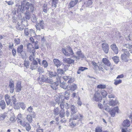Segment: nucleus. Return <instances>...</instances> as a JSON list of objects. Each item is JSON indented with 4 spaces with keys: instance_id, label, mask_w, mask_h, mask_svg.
I'll use <instances>...</instances> for the list:
<instances>
[{
    "instance_id": "nucleus-1",
    "label": "nucleus",
    "mask_w": 132,
    "mask_h": 132,
    "mask_svg": "<svg viewBox=\"0 0 132 132\" xmlns=\"http://www.w3.org/2000/svg\"><path fill=\"white\" fill-rule=\"evenodd\" d=\"M64 99L63 97H59L57 96L55 97V101L58 104H60V106L62 109L64 107L66 109H68L69 107V105L67 103L64 102Z\"/></svg>"
},
{
    "instance_id": "nucleus-2",
    "label": "nucleus",
    "mask_w": 132,
    "mask_h": 132,
    "mask_svg": "<svg viewBox=\"0 0 132 132\" xmlns=\"http://www.w3.org/2000/svg\"><path fill=\"white\" fill-rule=\"evenodd\" d=\"M121 59L122 62H128L129 60V57L130 54L127 49H122L121 50Z\"/></svg>"
},
{
    "instance_id": "nucleus-3",
    "label": "nucleus",
    "mask_w": 132,
    "mask_h": 132,
    "mask_svg": "<svg viewBox=\"0 0 132 132\" xmlns=\"http://www.w3.org/2000/svg\"><path fill=\"white\" fill-rule=\"evenodd\" d=\"M5 99L7 105H9L12 106V102H13V104H15V103L16 102V100L15 97V95H14L11 97V99L10 97L8 94H6L5 96Z\"/></svg>"
},
{
    "instance_id": "nucleus-4",
    "label": "nucleus",
    "mask_w": 132,
    "mask_h": 132,
    "mask_svg": "<svg viewBox=\"0 0 132 132\" xmlns=\"http://www.w3.org/2000/svg\"><path fill=\"white\" fill-rule=\"evenodd\" d=\"M62 53L66 56H69L74 54L71 48L69 46H67L66 49L62 48Z\"/></svg>"
},
{
    "instance_id": "nucleus-5",
    "label": "nucleus",
    "mask_w": 132,
    "mask_h": 132,
    "mask_svg": "<svg viewBox=\"0 0 132 132\" xmlns=\"http://www.w3.org/2000/svg\"><path fill=\"white\" fill-rule=\"evenodd\" d=\"M92 99L93 100L97 102L101 100L102 98L101 96L100 93L98 92H96L93 95Z\"/></svg>"
},
{
    "instance_id": "nucleus-6",
    "label": "nucleus",
    "mask_w": 132,
    "mask_h": 132,
    "mask_svg": "<svg viewBox=\"0 0 132 132\" xmlns=\"http://www.w3.org/2000/svg\"><path fill=\"white\" fill-rule=\"evenodd\" d=\"M56 82L52 83L51 85V87L54 90H56L57 88V86L59 83L61 82L60 78L59 77L57 76L56 78Z\"/></svg>"
},
{
    "instance_id": "nucleus-7",
    "label": "nucleus",
    "mask_w": 132,
    "mask_h": 132,
    "mask_svg": "<svg viewBox=\"0 0 132 132\" xmlns=\"http://www.w3.org/2000/svg\"><path fill=\"white\" fill-rule=\"evenodd\" d=\"M77 56L73 55V57L75 58L76 60H78L81 58H84V54L81 52V51H78L76 53Z\"/></svg>"
},
{
    "instance_id": "nucleus-8",
    "label": "nucleus",
    "mask_w": 132,
    "mask_h": 132,
    "mask_svg": "<svg viewBox=\"0 0 132 132\" xmlns=\"http://www.w3.org/2000/svg\"><path fill=\"white\" fill-rule=\"evenodd\" d=\"M44 23L43 21V20H41L40 21L39 23L36 24V27L37 30L40 31V28L43 29L44 27Z\"/></svg>"
},
{
    "instance_id": "nucleus-9",
    "label": "nucleus",
    "mask_w": 132,
    "mask_h": 132,
    "mask_svg": "<svg viewBox=\"0 0 132 132\" xmlns=\"http://www.w3.org/2000/svg\"><path fill=\"white\" fill-rule=\"evenodd\" d=\"M39 80L42 82H47L49 83H51L52 82V80L50 81L49 80V78L46 77L45 75H41L39 77Z\"/></svg>"
},
{
    "instance_id": "nucleus-10",
    "label": "nucleus",
    "mask_w": 132,
    "mask_h": 132,
    "mask_svg": "<svg viewBox=\"0 0 132 132\" xmlns=\"http://www.w3.org/2000/svg\"><path fill=\"white\" fill-rule=\"evenodd\" d=\"M27 51L29 52H35V49L33 45L30 43H28L27 45Z\"/></svg>"
},
{
    "instance_id": "nucleus-11",
    "label": "nucleus",
    "mask_w": 132,
    "mask_h": 132,
    "mask_svg": "<svg viewBox=\"0 0 132 132\" xmlns=\"http://www.w3.org/2000/svg\"><path fill=\"white\" fill-rule=\"evenodd\" d=\"M102 48L104 52L106 54L108 53L109 51L108 45L106 43H103L102 45Z\"/></svg>"
},
{
    "instance_id": "nucleus-12",
    "label": "nucleus",
    "mask_w": 132,
    "mask_h": 132,
    "mask_svg": "<svg viewBox=\"0 0 132 132\" xmlns=\"http://www.w3.org/2000/svg\"><path fill=\"white\" fill-rule=\"evenodd\" d=\"M30 66L31 69L32 70L36 69L38 66L37 62L36 60L33 61L31 63Z\"/></svg>"
},
{
    "instance_id": "nucleus-13",
    "label": "nucleus",
    "mask_w": 132,
    "mask_h": 132,
    "mask_svg": "<svg viewBox=\"0 0 132 132\" xmlns=\"http://www.w3.org/2000/svg\"><path fill=\"white\" fill-rule=\"evenodd\" d=\"M9 86L10 89V92L11 93H13L14 89V82L13 81H10Z\"/></svg>"
},
{
    "instance_id": "nucleus-14",
    "label": "nucleus",
    "mask_w": 132,
    "mask_h": 132,
    "mask_svg": "<svg viewBox=\"0 0 132 132\" xmlns=\"http://www.w3.org/2000/svg\"><path fill=\"white\" fill-rule=\"evenodd\" d=\"M63 61L64 62L67 63L69 64H71L72 63L73 64L74 61V60L71 59L70 58L65 57L63 59Z\"/></svg>"
},
{
    "instance_id": "nucleus-15",
    "label": "nucleus",
    "mask_w": 132,
    "mask_h": 132,
    "mask_svg": "<svg viewBox=\"0 0 132 132\" xmlns=\"http://www.w3.org/2000/svg\"><path fill=\"white\" fill-rule=\"evenodd\" d=\"M118 110L119 109L118 107H115L114 109L111 110L110 112L111 116L112 117H114L115 115L116 112H118Z\"/></svg>"
},
{
    "instance_id": "nucleus-16",
    "label": "nucleus",
    "mask_w": 132,
    "mask_h": 132,
    "mask_svg": "<svg viewBox=\"0 0 132 132\" xmlns=\"http://www.w3.org/2000/svg\"><path fill=\"white\" fill-rule=\"evenodd\" d=\"M103 62L107 66H110L111 63L106 58H103L102 59Z\"/></svg>"
},
{
    "instance_id": "nucleus-17",
    "label": "nucleus",
    "mask_w": 132,
    "mask_h": 132,
    "mask_svg": "<svg viewBox=\"0 0 132 132\" xmlns=\"http://www.w3.org/2000/svg\"><path fill=\"white\" fill-rule=\"evenodd\" d=\"M78 2L77 0H72L69 4V7H72L76 4Z\"/></svg>"
},
{
    "instance_id": "nucleus-18",
    "label": "nucleus",
    "mask_w": 132,
    "mask_h": 132,
    "mask_svg": "<svg viewBox=\"0 0 132 132\" xmlns=\"http://www.w3.org/2000/svg\"><path fill=\"white\" fill-rule=\"evenodd\" d=\"M111 47L115 54H117L118 53V49L115 44L111 45Z\"/></svg>"
},
{
    "instance_id": "nucleus-19",
    "label": "nucleus",
    "mask_w": 132,
    "mask_h": 132,
    "mask_svg": "<svg viewBox=\"0 0 132 132\" xmlns=\"http://www.w3.org/2000/svg\"><path fill=\"white\" fill-rule=\"evenodd\" d=\"M83 117V116L81 115L79 113L77 114H75L73 116V120H77L78 119H81Z\"/></svg>"
},
{
    "instance_id": "nucleus-20",
    "label": "nucleus",
    "mask_w": 132,
    "mask_h": 132,
    "mask_svg": "<svg viewBox=\"0 0 132 132\" xmlns=\"http://www.w3.org/2000/svg\"><path fill=\"white\" fill-rule=\"evenodd\" d=\"M124 127H129L130 125V122L128 120L126 119L124 120L122 123Z\"/></svg>"
},
{
    "instance_id": "nucleus-21",
    "label": "nucleus",
    "mask_w": 132,
    "mask_h": 132,
    "mask_svg": "<svg viewBox=\"0 0 132 132\" xmlns=\"http://www.w3.org/2000/svg\"><path fill=\"white\" fill-rule=\"evenodd\" d=\"M72 114H74L77 112V108L73 105H71L70 107Z\"/></svg>"
},
{
    "instance_id": "nucleus-22",
    "label": "nucleus",
    "mask_w": 132,
    "mask_h": 132,
    "mask_svg": "<svg viewBox=\"0 0 132 132\" xmlns=\"http://www.w3.org/2000/svg\"><path fill=\"white\" fill-rule=\"evenodd\" d=\"M21 87L20 83V82H17L15 88L16 92H19L21 90Z\"/></svg>"
},
{
    "instance_id": "nucleus-23",
    "label": "nucleus",
    "mask_w": 132,
    "mask_h": 132,
    "mask_svg": "<svg viewBox=\"0 0 132 132\" xmlns=\"http://www.w3.org/2000/svg\"><path fill=\"white\" fill-rule=\"evenodd\" d=\"M53 61L55 65L57 67H59L61 65V62L58 59H54L53 60Z\"/></svg>"
},
{
    "instance_id": "nucleus-24",
    "label": "nucleus",
    "mask_w": 132,
    "mask_h": 132,
    "mask_svg": "<svg viewBox=\"0 0 132 132\" xmlns=\"http://www.w3.org/2000/svg\"><path fill=\"white\" fill-rule=\"evenodd\" d=\"M0 106L1 108L3 110L5 108L6 104L4 100H2L0 101Z\"/></svg>"
},
{
    "instance_id": "nucleus-25",
    "label": "nucleus",
    "mask_w": 132,
    "mask_h": 132,
    "mask_svg": "<svg viewBox=\"0 0 132 132\" xmlns=\"http://www.w3.org/2000/svg\"><path fill=\"white\" fill-rule=\"evenodd\" d=\"M69 89H70L71 90L73 91H74L75 90H76L77 88V85L75 84H72V85H71V87L69 86Z\"/></svg>"
},
{
    "instance_id": "nucleus-26",
    "label": "nucleus",
    "mask_w": 132,
    "mask_h": 132,
    "mask_svg": "<svg viewBox=\"0 0 132 132\" xmlns=\"http://www.w3.org/2000/svg\"><path fill=\"white\" fill-rule=\"evenodd\" d=\"M124 46L128 48L129 51L131 53H132V45H130L129 44H125Z\"/></svg>"
},
{
    "instance_id": "nucleus-27",
    "label": "nucleus",
    "mask_w": 132,
    "mask_h": 132,
    "mask_svg": "<svg viewBox=\"0 0 132 132\" xmlns=\"http://www.w3.org/2000/svg\"><path fill=\"white\" fill-rule=\"evenodd\" d=\"M60 86L64 89H68L69 85H67L66 83L65 82H62L60 84Z\"/></svg>"
},
{
    "instance_id": "nucleus-28",
    "label": "nucleus",
    "mask_w": 132,
    "mask_h": 132,
    "mask_svg": "<svg viewBox=\"0 0 132 132\" xmlns=\"http://www.w3.org/2000/svg\"><path fill=\"white\" fill-rule=\"evenodd\" d=\"M23 46L22 45H21L19 46L17 50V52L18 53H21L23 51Z\"/></svg>"
},
{
    "instance_id": "nucleus-29",
    "label": "nucleus",
    "mask_w": 132,
    "mask_h": 132,
    "mask_svg": "<svg viewBox=\"0 0 132 132\" xmlns=\"http://www.w3.org/2000/svg\"><path fill=\"white\" fill-rule=\"evenodd\" d=\"M24 6L22 4L21 5H19L18 7V11H21L23 12L24 11Z\"/></svg>"
},
{
    "instance_id": "nucleus-30",
    "label": "nucleus",
    "mask_w": 132,
    "mask_h": 132,
    "mask_svg": "<svg viewBox=\"0 0 132 132\" xmlns=\"http://www.w3.org/2000/svg\"><path fill=\"white\" fill-rule=\"evenodd\" d=\"M118 103V102L117 100H111L109 102V104L111 105L114 106L117 104Z\"/></svg>"
},
{
    "instance_id": "nucleus-31",
    "label": "nucleus",
    "mask_w": 132,
    "mask_h": 132,
    "mask_svg": "<svg viewBox=\"0 0 132 132\" xmlns=\"http://www.w3.org/2000/svg\"><path fill=\"white\" fill-rule=\"evenodd\" d=\"M106 86L104 84H100L99 85L97 86V88L99 89H104L106 88Z\"/></svg>"
},
{
    "instance_id": "nucleus-32",
    "label": "nucleus",
    "mask_w": 132,
    "mask_h": 132,
    "mask_svg": "<svg viewBox=\"0 0 132 132\" xmlns=\"http://www.w3.org/2000/svg\"><path fill=\"white\" fill-rule=\"evenodd\" d=\"M6 114L5 113L0 114V121L3 120L6 117Z\"/></svg>"
},
{
    "instance_id": "nucleus-33",
    "label": "nucleus",
    "mask_w": 132,
    "mask_h": 132,
    "mask_svg": "<svg viewBox=\"0 0 132 132\" xmlns=\"http://www.w3.org/2000/svg\"><path fill=\"white\" fill-rule=\"evenodd\" d=\"M49 76L50 77H55L57 76L56 73L55 72L48 71Z\"/></svg>"
},
{
    "instance_id": "nucleus-34",
    "label": "nucleus",
    "mask_w": 132,
    "mask_h": 132,
    "mask_svg": "<svg viewBox=\"0 0 132 132\" xmlns=\"http://www.w3.org/2000/svg\"><path fill=\"white\" fill-rule=\"evenodd\" d=\"M35 52H32L30 53L29 57V59L31 61L35 60H34L35 57Z\"/></svg>"
},
{
    "instance_id": "nucleus-35",
    "label": "nucleus",
    "mask_w": 132,
    "mask_h": 132,
    "mask_svg": "<svg viewBox=\"0 0 132 132\" xmlns=\"http://www.w3.org/2000/svg\"><path fill=\"white\" fill-rule=\"evenodd\" d=\"M122 80L121 79H115L114 80V84L117 85L122 82Z\"/></svg>"
},
{
    "instance_id": "nucleus-36",
    "label": "nucleus",
    "mask_w": 132,
    "mask_h": 132,
    "mask_svg": "<svg viewBox=\"0 0 132 132\" xmlns=\"http://www.w3.org/2000/svg\"><path fill=\"white\" fill-rule=\"evenodd\" d=\"M31 17L30 13L28 11H27L26 13V18L27 19L29 20Z\"/></svg>"
},
{
    "instance_id": "nucleus-37",
    "label": "nucleus",
    "mask_w": 132,
    "mask_h": 132,
    "mask_svg": "<svg viewBox=\"0 0 132 132\" xmlns=\"http://www.w3.org/2000/svg\"><path fill=\"white\" fill-rule=\"evenodd\" d=\"M42 64L45 68L47 67L48 66V63L45 60H43Z\"/></svg>"
},
{
    "instance_id": "nucleus-38",
    "label": "nucleus",
    "mask_w": 132,
    "mask_h": 132,
    "mask_svg": "<svg viewBox=\"0 0 132 132\" xmlns=\"http://www.w3.org/2000/svg\"><path fill=\"white\" fill-rule=\"evenodd\" d=\"M59 112V110L58 108H54V113L56 115H57Z\"/></svg>"
},
{
    "instance_id": "nucleus-39",
    "label": "nucleus",
    "mask_w": 132,
    "mask_h": 132,
    "mask_svg": "<svg viewBox=\"0 0 132 132\" xmlns=\"http://www.w3.org/2000/svg\"><path fill=\"white\" fill-rule=\"evenodd\" d=\"M113 61L116 63H117L119 61V57L117 56H114L112 58Z\"/></svg>"
},
{
    "instance_id": "nucleus-40",
    "label": "nucleus",
    "mask_w": 132,
    "mask_h": 132,
    "mask_svg": "<svg viewBox=\"0 0 132 132\" xmlns=\"http://www.w3.org/2000/svg\"><path fill=\"white\" fill-rule=\"evenodd\" d=\"M26 118L28 121L29 122H31L32 121V117L30 115H28L27 116Z\"/></svg>"
},
{
    "instance_id": "nucleus-41",
    "label": "nucleus",
    "mask_w": 132,
    "mask_h": 132,
    "mask_svg": "<svg viewBox=\"0 0 132 132\" xmlns=\"http://www.w3.org/2000/svg\"><path fill=\"white\" fill-rule=\"evenodd\" d=\"M65 115V113L63 110L62 109L60 112V116L61 118L64 117Z\"/></svg>"
},
{
    "instance_id": "nucleus-42",
    "label": "nucleus",
    "mask_w": 132,
    "mask_h": 132,
    "mask_svg": "<svg viewBox=\"0 0 132 132\" xmlns=\"http://www.w3.org/2000/svg\"><path fill=\"white\" fill-rule=\"evenodd\" d=\"M57 2V0H53L52 6L53 7H56V4Z\"/></svg>"
},
{
    "instance_id": "nucleus-43",
    "label": "nucleus",
    "mask_w": 132,
    "mask_h": 132,
    "mask_svg": "<svg viewBox=\"0 0 132 132\" xmlns=\"http://www.w3.org/2000/svg\"><path fill=\"white\" fill-rule=\"evenodd\" d=\"M21 56L23 59H25L26 57V55L25 52L24 51H23L21 53H20Z\"/></svg>"
},
{
    "instance_id": "nucleus-44",
    "label": "nucleus",
    "mask_w": 132,
    "mask_h": 132,
    "mask_svg": "<svg viewBox=\"0 0 132 132\" xmlns=\"http://www.w3.org/2000/svg\"><path fill=\"white\" fill-rule=\"evenodd\" d=\"M92 65L94 66V68L96 70L98 69L99 67L98 66L97 63H95L94 62H92Z\"/></svg>"
},
{
    "instance_id": "nucleus-45",
    "label": "nucleus",
    "mask_w": 132,
    "mask_h": 132,
    "mask_svg": "<svg viewBox=\"0 0 132 132\" xmlns=\"http://www.w3.org/2000/svg\"><path fill=\"white\" fill-rule=\"evenodd\" d=\"M37 19V18L36 17V16L34 14L33 15L31 18L32 21L34 22H35L36 21Z\"/></svg>"
},
{
    "instance_id": "nucleus-46",
    "label": "nucleus",
    "mask_w": 132,
    "mask_h": 132,
    "mask_svg": "<svg viewBox=\"0 0 132 132\" xmlns=\"http://www.w3.org/2000/svg\"><path fill=\"white\" fill-rule=\"evenodd\" d=\"M29 34V30L27 28H25L24 29V34L25 35L28 36Z\"/></svg>"
},
{
    "instance_id": "nucleus-47",
    "label": "nucleus",
    "mask_w": 132,
    "mask_h": 132,
    "mask_svg": "<svg viewBox=\"0 0 132 132\" xmlns=\"http://www.w3.org/2000/svg\"><path fill=\"white\" fill-rule=\"evenodd\" d=\"M20 103L15 104H15H13V105H14V108L15 109H18L19 108Z\"/></svg>"
},
{
    "instance_id": "nucleus-48",
    "label": "nucleus",
    "mask_w": 132,
    "mask_h": 132,
    "mask_svg": "<svg viewBox=\"0 0 132 132\" xmlns=\"http://www.w3.org/2000/svg\"><path fill=\"white\" fill-rule=\"evenodd\" d=\"M38 71L39 73H42L44 72L43 68L40 67H39L38 69Z\"/></svg>"
},
{
    "instance_id": "nucleus-49",
    "label": "nucleus",
    "mask_w": 132,
    "mask_h": 132,
    "mask_svg": "<svg viewBox=\"0 0 132 132\" xmlns=\"http://www.w3.org/2000/svg\"><path fill=\"white\" fill-rule=\"evenodd\" d=\"M29 34L31 36H34L35 35V31L32 29L29 30Z\"/></svg>"
},
{
    "instance_id": "nucleus-50",
    "label": "nucleus",
    "mask_w": 132,
    "mask_h": 132,
    "mask_svg": "<svg viewBox=\"0 0 132 132\" xmlns=\"http://www.w3.org/2000/svg\"><path fill=\"white\" fill-rule=\"evenodd\" d=\"M101 93L102 95L104 97H105L107 95L106 92L104 90H102L101 91Z\"/></svg>"
},
{
    "instance_id": "nucleus-51",
    "label": "nucleus",
    "mask_w": 132,
    "mask_h": 132,
    "mask_svg": "<svg viewBox=\"0 0 132 132\" xmlns=\"http://www.w3.org/2000/svg\"><path fill=\"white\" fill-rule=\"evenodd\" d=\"M25 126H26V129L27 131H29L30 129V126L28 123H27Z\"/></svg>"
},
{
    "instance_id": "nucleus-52",
    "label": "nucleus",
    "mask_w": 132,
    "mask_h": 132,
    "mask_svg": "<svg viewBox=\"0 0 132 132\" xmlns=\"http://www.w3.org/2000/svg\"><path fill=\"white\" fill-rule=\"evenodd\" d=\"M57 71L58 73L61 74H63L64 73V71L62 69H57Z\"/></svg>"
},
{
    "instance_id": "nucleus-53",
    "label": "nucleus",
    "mask_w": 132,
    "mask_h": 132,
    "mask_svg": "<svg viewBox=\"0 0 132 132\" xmlns=\"http://www.w3.org/2000/svg\"><path fill=\"white\" fill-rule=\"evenodd\" d=\"M15 43L16 45L19 44L20 43V40L19 39H15L14 40Z\"/></svg>"
},
{
    "instance_id": "nucleus-54",
    "label": "nucleus",
    "mask_w": 132,
    "mask_h": 132,
    "mask_svg": "<svg viewBox=\"0 0 132 132\" xmlns=\"http://www.w3.org/2000/svg\"><path fill=\"white\" fill-rule=\"evenodd\" d=\"M20 105L21 108L23 110H24L25 109V106L23 103L22 102L20 103Z\"/></svg>"
},
{
    "instance_id": "nucleus-55",
    "label": "nucleus",
    "mask_w": 132,
    "mask_h": 132,
    "mask_svg": "<svg viewBox=\"0 0 132 132\" xmlns=\"http://www.w3.org/2000/svg\"><path fill=\"white\" fill-rule=\"evenodd\" d=\"M77 104L78 105L80 106H81L82 104V102L80 101V98L79 97L77 101Z\"/></svg>"
},
{
    "instance_id": "nucleus-56",
    "label": "nucleus",
    "mask_w": 132,
    "mask_h": 132,
    "mask_svg": "<svg viewBox=\"0 0 132 132\" xmlns=\"http://www.w3.org/2000/svg\"><path fill=\"white\" fill-rule=\"evenodd\" d=\"M102 130L99 127H96L95 130V132H101Z\"/></svg>"
},
{
    "instance_id": "nucleus-57",
    "label": "nucleus",
    "mask_w": 132,
    "mask_h": 132,
    "mask_svg": "<svg viewBox=\"0 0 132 132\" xmlns=\"http://www.w3.org/2000/svg\"><path fill=\"white\" fill-rule=\"evenodd\" d=\"M38 42L36 41L35 43L34 47L36 49H38L39 48V46L38 45Z\"/></svg>"
},
{
    "instance_id": "nucleus-58",
    "label": "nucleus",
    "mask_w": 132,
    "mask_h": 132,
    "mask_svg": "<svg viewBox=\"0 0 132 132\" xmlns=\"http://www.w3.org/2000/svg\"><path fill=\"white\" fill-rule=\"evenodd\" d=\"M5 2L7 3V4L9 5H12L14 4V2L12 1H10L9 2L6 1Z\"/></svg>"
},
{
    "instance_id": "nucleus-59",
    "label": "nucleus",
    "mask_w": 132,
    "mask_h": 132,
    "mask_svg": "<svg viewBox=\"0 0 132 132\" xmlns=\"http://www.w3.org/2000/svg\"><path fill=\"white\" fill-rule=\"evenodd\" d=\"M79 70L81 71H83L85 69H88L86 67H80L79 68Z\"/></svg>"
},
{
    "instance_id": "nucleus-60",
    "label": "nucleus",
    "mask_w": 132,
    "mask_h": 132,
    "mask_svg": "<svg viewBox=\"0 0 132 132\" xmlns=\"http://www.w3.org/2000/svg\"><path fill=\"white\" fill-rule=\"evenodd\" d=\"M20 123L23 126H25L27 123L25 122H22V121H20Z\"/></svg>"
},
{
    "instance_id": "nucleus-61",
    "label": "nucleus",
    "mask_w": 132,
    "mask_h": 132,
    "mask_svg": "<svg viewBox=\"0 0 132 132\" xmlns=\"http://www.w3.org/2000/svg\"><path fill=\"white\" fill-rule=\"evenodd\" d=\"M75 80V79L73 78H71L69 80L68 82L70 83H71L73 82Z\"/></svg>"
},
{
    "instance_id": "nucleus-62",
    "label": "nucleus",
    "mask_w": 132,
    "mask_h": 132,
    "mask_svg": "<svg viewBox=\"0 0 132 132\" xmlns=\"http://www.w3.org/2000/svg\"><path fill=\"white\" fill-rule=\"evenodd\" d=\"M22 114L20 113L18 114V115L17 116V118L19 120L21 119L22 118Z\"/></svg>"
},
{
    "instance_id": "nucleus-63",
    "label": "nucleus",
    "mask_w": 132,
    "mask_h": 132,
    "mask_svg": "<svg viewBox=\"0 0 132 132\" xmlns=\"http://www.w3.org/2000/svg\"><path fill=\"white\" fill-rule=\"evenodd\" d=\"M24 65L26 67L29 65V62L28 61H26L25 60L24 61Z\"/></svg>"
},
{
    "instance_id": "nucleus-64",
    "label": "nucleus",
    "mask_w": 132,
    "mask_h": 132,
    "mask_svg": "<svg viewBox=\"0 0 132 132\" xmlns=\"http://www.w3.org/2000/svg\"><path fill=\"white\" fill-rule=\"evenodd\" d=\"M63 78L64 80L65 81H66L67 80L69 79L70 78V77L67 76H64Z\"/></svg>"
}]
</instances>
